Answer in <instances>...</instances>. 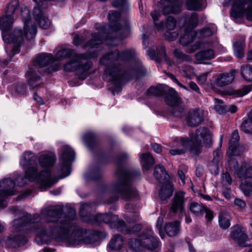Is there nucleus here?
<instances>
[{
  "label": "nucleus",
  "instance_id": "774afa93",
  "mask_svg": "<svg viewBox=\"0 0 252 252\" xmlns=\"http://www.w3.org/2000/svg\"><path fill=\"white\" fill-rule=\"evenodd\" d=\"M153 150L157 153H159L161 152L162 149L161 146L157 143H154L152 145Z\"/></svg>",
  "mask_w": 252,
  "mask_h": 252
},
{
  "label": "nucleus",
  "instance_id": "6e6d98bb",
  "mask_svg": "<svg viewBox=\"0 0 252 252\" xmlns=\"http://www.w3.org/2000/svg\"><path fill=\"white\" fill-rule=\"evenodd\" d=\"M125 229H126V231L125 230L122 231L126 234H132L139 231L141 229V226L140 225L136 224L134 225L131 229H129L125 224Z\"/></svg>",
  "mask_w": 252,
  "mask_h": 252
},
{
  "label": "nucleus",
  "instance_id": "79ce46f5",
  "mask_svg": "<svg viewBox=\"0 0 252 252\" xmlns=\"http://www.w3.org/2000/svg\"><path fill=\"white\" fill-rule=\"evenodd\" d=\"M202 0H187L186 5L189 10H200L202 9Z\"/></svg>",
  "mask_w": 252,
  "mask_h": 252
},
{
  "label": "nucleus",
  "instance_id": "e2e57ef3",
  "mask_svg": "<svg viewBox=\"0 0 252 252\" xmlns=\"http://www.w3.org/2000/svg\"><path fill=\"white\" fill-rule=\"evenodd\" d=\"M213 159L214 161H219L221 158V153L220 149H217L213 153Z\"/></svg>",
  "mask_w": 252,
  "mask_h": 252
},
{
  "label": "nucleus",
  "instance_id": "412c9836",
  "mask_svg": "<svg viewBox=\"0 0 252 252\" xmlns=\"http://www.w3.org/2000/svg\"><path fill=\"white\" fill-rule=\"evenodd\" d=\"M230 237L231 239L236 240L240 247H248L251 245L250 240L242 230V227L241 226H234L230 233Z\"/></svg>",
  "mask_w": 252,
  "mask_h": 252
},
{
  "label": "nucleus",
  "instance_id": "c756f323",
  "mask_svg": "<svg viewBox=\"0 0 252 252\" xmlns=\"http://www.w3.org/2000/svg\"><path fill=\"white\" fill-rule=\"evenodd\" d=\"M235 155H227V166L230 170L234 172V174L240 178V172L242 171V167L244 165V163L242 164L240 167L238 166L237 161L232 156Z\"/></svg>",
  "mask_w": 252,
  "mask_h": 252
},
{
  "label": "nucleus",
  "instance_id": "ddd939ff",
  "mask_svg": "<svg viewBox=\"0 0 252 252\" xmlns=\"http://www.w3.org/2000/svg\"><path fill=\"white\" fill-rule=\"evenodd\" d=\"M198 16L196 13H193L190 16L186 17L185 33L180 38V43L183 46H186L191 43L197 37L196 32L193 29L198 24Z\"/></svg>",
  "mask_w": 252,
  "mask_h": 252
},
{
  "label": "nucleus",
  "instance_id": "49530a36",
  "mask_svg": "<svg viewBox=\"0 0 252 252\" xmlns=\"http://www.w3.org/2000/svg\"><path fill=\"white\" fill-rule=\"evenodd\" d=\"M215 31H212L209 28H205L196 32V35L198 38H204L212 36L214 33Z\"/></svg>",
  "mask_w": 252,
  "mask_h": 252
},
{
  "label": "nucleus",
  "instance_id": "f3484780",
  "mask_svg": "<svg viewBox=\"0 0 252 252\" xmlns=\"http://www.w3.org/2000/svg\"><path fill=\"white\" fill-rule=\"evenodd\" d=\"M21 15L24 22V33L27 40L34 38L36 34L37 28L32 23L29 9L26 6H22L20 9Z\"/></svg>",
  "mask_w": 252,
  "mask_h": 252
},
{
  "label": "nucleus",
  "instance_id": "3c124183",
  "mask_svg": "<svg viewBox=\"0 0 252 252\" xmlns=\"http://www.w3.org/2000/svg\"><path fill=\"white\" fill-rule=\"evenodd\" d=\"M157 55L160 58L164 59L169 65H172V62L167 57L165 53V48L163 46H161L158 49Z\"/></svg>",
  "mask_w": 252,
  "mask_h": 252
},
{
  "label": "nucleus",
  "instance_id": "a18cd8bd",
  "mask_svg": "<svg viewBox=\"0 0 252 252\" xmlns=\"http://www.w3.org/2000/svg\"><path fill=\"white\" fill-rule=\"evenodd\" d=\"M189 209L194 214L199 215L203 212L204 207L198 203L192 202L189 206Z\"/></svg>",
  "mask_w": 252,
  "mask_h": 252
},
{
  "label": "nucleus",
  "instance_id": "393cba45",
  "mask_svg": "<svg viewBox=\"0 0 252 252\" xmlns=\"http://www.w3.org/2000/svg\"><path fill=\"white\" fill-rule=\"evenodd\" d=\"M187 121L189 126L195 127L201 123L203 118L199 110L193 109L189 112Z\"/></svg>",
  "mask_w": 252,
  "mask_h": 252
},
{
  "label": "nucleus",
  "instance_id": "20e7f679",
  "mask_svg": "<svg viewBox=\"0 0 252 252\" xmlns=\"http://www.w3.org/2000/svg\"><path fill=\"white\" fill-rule=\"evenodd\" d=\"M88 52L84 54H75L74 51L70 49H62L59 50L56 54L58 60L73 57L74 59L64 65V69L66 71H75L79 78L81 80L86 79L90 74V70L93 66L92 62L89 59L96 58L98 56L99 47L94 45V48L87 49Z\"/></svg>",
  "mask_w": 252,
  "mask_h": 252
},
{
  "label": "nucleus",
  "instance_id": "f704fd0d",
  "mask_svg": "<svg viewBox=\"0 0 252 252\" xmlns=\"http://www.w3.org/2000/svg\"><path fill=\"white\" fill-rule=\"evenodd\" d=\"M179 223L177 221L173 222L167 223L165 225V231L169 237L176 235L179 231Z\"/></svg>",
  "mask_w": 252,
  "mask_h": 252
},
{
  "label": "nucleus",
  "instance_id": "680f3d73",
  "mask_svg": "<svg viewBox=\"0 0 252 252\" xmlns=\"http://www.w3.org/2000/svg\"><path fill=\"white\" fill-rule=\"evenodd\" d=\"M163 222V219L162 217H159L157 223V226L158 227L159 231V235L161 238H163L164 234L160 232V228L161 227L162 223Z\"/></svg>",
  "mask_w": 252,
  "mask_h": 252
},
{
  "label": "nucleus",
  "instance_id": "39448f33",
  "mask_svg": "<svg viewBox=\"0 0 252 252\" xmlns=\"http://www.w3.org/2000/svg\"><path fill=\"white\" fill-rule=\"evenodd\" d=\"M120 15V13L117 11H110L108 14V19L110 25L105 26L100 28V26H98V24H96V29H100L101 31L91 34V39L86 43L85 48L87 49L94 48V45H92L93 42L94 43V45L98 47V45L102 43L103 39L104 37H106V44L108 45H117L120 40H117L116 38L112 40V37L110 35H106L105 33L106 30H108L109 34L116 35L117 32H119V34H121V37L126 36L129 33V25L127 22H126L124 25L120 27L118 23Z\"/></svg>",
  "mask_w": 252,
  "mask_h": 252
},
{
  "label": "nucleus",
  "instance_id": "864d4df0",
  "mask_svg": "<svg viewBox=\"0 0 252 252\" xmlns=\"http://www.w3.org/2000/svg\"><path fill=\"white\" fill-rule=\"evenodd\" d=\"M219 161L212 160V162L209 165V168L211 172L216 175L219 173V167L218 165Z\"/></svg>",
  "mask_w": 252,
  "mask_h": 252
},
{
  "label": "nucleus",
  "instance_id": "bf43d9fd",
  "mask_svg": "<svg viewBox=\"0 0 252 252\" xmlns=\"http://www.w3.org/2000/svg\"><path fill=\"white\" fill-rule=\"evenodd\" d=\"M222 181L224 182H226L228 185H230L232 183V180L228 172H226L223 173L222 175Z\"/></svg>",
  "mask_w": 252,
  "mask_h": 252
},
{
  "label": "nucleus",
  "instance_id": "37998d69",
  "mask_svg": "<svg viewBox=\"0 0 252 252\" xmlns=\"http://www.w3.org/2000/svg\"><path fill=\"white\" fill-rule=\"evenodd\" d=\"M83 139L85 144L89 148H91L95 143L96 136L94 133L88 132L83 136Z\"/></svg>",
  "mask_w": 252,
  "mask_h": 252
},
{
  "label": "nucleus",
  "instance_id": "de8ad7c7",
  "mask_svg": "<svg viewBox=\"0 0 252 252\" xmlns=\"http://www.w3.org/2000/svg\"><path fill=\"white\" fill-rule=\"evenodd\" d=\"M174 55L178 61L180 62H189L191 61V58L187 55L184 54L181 51L178 49L174 51Z\"/></svg>",
  "mask_w": 252,
  "mask_h": 252
},
{
  "label": "nucleus",
  "instance_id": "f257e3e1",
  "mask_svg": "<svg viewBox=\"0 0 252 252\" xmlns=\"http://www.w3.org/2000/svg\"><path fill=\"white\" fill-rule=\"evenodd\" d=\"M71 216L59 217L61 210L54 207L42 209L40 215L32 216L26 212L12 222V231L18 233L30 229L42 242L48 243L52 239L62 242L67 247H74L82 244L94 245L98 237L93 232L77 227L74 222L75 212L71 210Z\"/></svg>",
  "mask_w": 252,
  "mask_h": 252
},
{
  "label": "nucleus",
  "instance_id": "f8f14e48",
  "mask_svg": "<svg viewBox=\"0 0 252 252\" xmlns=\"http://www.w3.org/2000/svg\"><path fill=\"white\" fill-rule=\"evenodd\" d=\"M19 12V0H12L7 5L5 14L0 18V29L4 32L12 28Z\"/></svg>",
  "mask_w": 252,
  "mask_h": 252
},
{
  "label": "nucleus",
  "instance_id": "2f4dec72",
  "mask_svg": "<svg viewBox=\"0 0 252 252\" xmlns=\"http://www.w3.org/2000/svg\"><path fill=\"white\" fill-rule=\"evenodd\" d=\"M123 245V237L119 234H116L111 238L108 245V248L111 250H119L122 248Z\"/></svg>",
  "mask_w": 252,
  "mask_h": 252
},
{
  "label": "nucleus",
  "instance_id": "aec40b11",
  "mask_svg": "<svg viewBox=\"0 0 252 252\" xmlns=\"http://www.w3.org/2000/svg\"><path fill=\"white\" fill-rule=\"evenodd\" d=\"M191 142L188 138L181 137L176 139L171 145L172 149L169 150V153L172 156L180 155L185 153L187 150L192 153Z\"/></svg>",
  "mask_w": 252,
  "mask_h": 252
},
{
  "label": "nucleus",
  "instance_id": "a211bd4d",
  "mask_svg": "<svg viewBox=\"0 0 252 252\" xmlns=\"http://www.w3.org/2000/svg\"><path fill=\"white\" fill-rule=\"evenodd\" d=\"M75 158L74 151L68 146L63 147V153L61 157L60 170L62 173V178L68 176L70 173V164Z\"/></svg>",
  "mask_w": 252,
  "mask_h": 252
},
{
  "label": "nucleus",
  "instance_id": "dca6fc26",
  "mask_svg": "<svg viewBox=\"0 0 252 252\" xmlns=\"http://www.w3.org/2000/svg\"><path fill=\"white\" fill-rule=\"evenodd\" d=\"M2 38L4 41L7 43L5 49L8 54V49L12 48L13 56L20 52L19 48L23 42V34L22 30L16 28L14 30L13 34L11 36L2 33Z\"/></svg>",
  "mask_w": 252,
  "mask_h": 252
},
{
  "label": "nucleus",
  "instance_id": "1a4fd4ad",
  "mask_svg": "<svg viewBox=\"0 0 252 252\" xmlns=\"http://www.w3.org/2000/svg\"><path fill=\"white\" fill-rule=\"evenodd\" d=\"M130 248L135 252H139L144 249L154 250L159 245L158 238L155 237L150 227L143 230L137 239H131L129 241Z\"/></svg>",
  "mask_w": 252,
  "mask_h": 252
},
{
  "label": "nucleus",
  "instance_id": "ea45409f",
  "mask_svg": "<svg viewBox=\"0 0 252 252\" xmlns=\"http://www.w3.org/2000/svg\"><path fill=\"white\" fill-rule=\"evenodd\" d=\"M241 74L246 81H252V65L244 64L241 66Z\"/></svg>",
  "mask_w": 252,
  "mask_h": 252
},
{
  "label": "nucleus",
  "instance_id": "a19ab883",
  "mask_svg": "<svg viewBox=\"0 0 252 252\" xmlns=\"http://www.w3.org/2000/svg\"><path fill=\"white\" fill-rule=\"evenodd\" d=\"M241 129L245 133H252V110L241 125Z\"/></svg>",
  "mask_w": 252,
  "mask_h": 252
},
{
  "label": "nucleus",
  "instance_id": "e433bc0d",
  "mask_svg": "<svg viewBox=\"0 0 252 252\" xmlns=\"http://www.w3.org/2000/svg\"><path fill=\"white\" fill-rule=\"evenodd\" d=\"M247 179L242 181L240 188L246 196H250L252 194V180Z\"/></svg>",
  "mask_w": 252,
  "mask_h": 252
},
{
  "label": "nucleus",
  "instance_id": "4c0bfd02",
  "mask_svg": "<svg viewBox=\"0 0 252 252\" xmlns=\"http://www.w3.org/2000/svg\"><path fill=\"white\" fill-rule=\"evenodd\" d=\"M215 53L212 49H208L201 51L196 54V59L198 61L212 60L215 58Z\"/></svg>",
  "mask_w": 252,
  "mask_h": 252
},
{
  "label": "nucleus",
  "instance_id": "7ed1b4c3",
  "mask_svg": "<svg viewBox=\"0 0 252 252\" xmlns=\"http://www.w3.org/2000/svg\"><path fill=\"white\" fill-rule=\"evenodd\" d=\"M50 169H47L36 174V179L32 180L25 174L14 173L12 176L0 180V208L6 206L5 199L7 197L15 194L17 190L15 188L22 187L28 181H34L39 184L41 188H49L57 182V180L51 178Z\"/></svg>",
  "mask_w": 252,
  "mask_h": 252
},
{
  "label": "nucleus",
  "instance_id": "4d7b16f0",
  "mask_svg": "<svg viewBox=\"0 0 252 252\" xmlns=\"http://www.w3.org/2000/svg\"><path fill=\"white\" fill-rule=\"evenodd\" d=\"M90 174L89 176H90V178L93 180H97L101 176V173L97 168H94L91 170Z\"/></svg>",
  "mask_w": 252,
  "mask_h": 252
},
{
  "label": "nucleus",
  "instance_id": "13d9d810",
  "mask_svg": "<svg viewBox=\"0 0 252 252\" xmlns=\"http://www.w3.org/2000/svg\"><path fill=\"white\" fill-rule=\"evenodd\" d=\"M234 203L236 206L242 209H245L247 206L245 201L240 198H236L234 201Z\"/></svg>",
  "mask_w": 252,
  "mask_h": 252
},
{
  "label": "nucleus",
  "instance_id": "338daca9",
  "mask_svg": "<svg viewBox=\"0 0 252 252\" xmlns=\"http://www.w3.org/2000/svg\"><path fill=\"white\" fill-rule=\"evenodd\" d=\"M189 87L193 91L196 92L197 93H200V90L195 83L194 82H190L189 84Z\"/></svg>",
  "mask_w": 252,
  "mask_h": 252
},
{
  "label": "nucleus",
  "instance_id": "2eb2a0df",
  "mask_svg": "<svg viewBox=\"0 0 252 252\" xmlns=\"http://www.w3.org/2000/svg\"><path fill=\"white\" fill-rule=\"evenodd\" d=\"M231 15L237 18L245 15L248 20H252V0H232Z\"/></svg>",
  "mask_w": 252,
  "mask_h": 252
},
{
  "label": "nucleus",
  "instance_id": "09e8293b",
  "mask_svg": "<svg viewBox=\"0 0 252 252\" xmlns=\"http://www.w3.org/2000/svg\"><path fill=\"white\" fill-rule=\"evenodd\" d=\"M181 71L183 73V75L188 78H190V76L194 73L193 68L189 65L185 64L181 68Z\"/></svg>",
  "mask_w": 252,
  "mask_h": 252
},
{
  "label": "nucleus",
  "instance_id": "603ef678",
  "mask_svg": "<svg viewBox=\"0 0 252 252\" xmlns=\"http://www.w3.org/2000/svg\"><path fill=\"white\" fill-rule=\"evenodd\" d=\"M252 90V86L247 85L244 86L241 89L236 90L235 94L237 96L241 97L248 94Z\"/></svg>",
  "mask_w": 252,
  "mask_h": 252
},
{
  "label": "nucleus",
  "instance_id": "5701e85b",
  "mask_svg": "<svg viewBox=\"0 0 252 252\" xmlns=\"http://www.w3.org/2000/svg\"><path fill=\"white\" fill-rule=\"evenodd\" d=\"M163 4L162 12L164 14H177L181 11L183 2L180 0H161Z\"/></svg>",
  "mask_w": 252,
  "mask_h": 252
},
{
  "label": "nucleus",
  "instance_id": "0e129e2a",
  "mask_svg": "<svg viewBox=\"0 0 252 252\" xmlns=\"http://www.w3.org/2000/svg\"><path fill=\"white\" fill-rule=\"evenodd\" d=\"M206 213V218L207 219L208 221H211L214 218V214L213 212L207 209L204 208V211Z\"/></svg>",
  "mask_w": 252,
  "mask_h": 252
},
{
  "label": "nucleus",
  "instance_id": "8fccbe9b",
  "mask_svg": "<svg viewBox=\"0 0 252 252\" xmlns=\"http://www.w3.org/2000/svg\"><path fill=\"white\" fill-rule=\"evenodd\" d=\"M163 93V89L161 86H153L150 87L148 90L147 93L148 95L159 96Z\"/></svg>",
  "mask_w": 252,
  "mask_h": 252
},
{
  "label": "nucleus",
  "instance_id": "423d86ee",
  "mask_svg": "<svg viewBox=\"0 0 252 252\" xmlns=\"http://www.w3.org/2000/svg\"><path fill=\"white\" fill-rule=\"evenodd\" d=\"M139 174V170H127L118 165L115 172L117 181L111 187L112 191L118 193L122 198L126 201L137 197V193L132 186L131 181Z\"/></svg>",
  "mask_w": 252,
  "mask_h": 252
},
{
  "label": "nucleus",
  "instance_id": "0eeeda50",
  "mask_svg": "<svg viewBox=\"0 0 252 252\" xmlns=\"http://www.w3.org/2000/svg\"><path fill=\"white\" fill-rule=\"evenodd\" d=\"M94 209V204L91 203H85L81 205L79 214L84 221L92 222V220L94 219L99 223L104 222L109 225L112 229L118 231H126L125 222L119 220L118 215L112 214H98L94 216L91 214Z\"/></svg>",
  "mask_w": 252,
  "mask_h": 252
},
{
  "label": "nucleus",
  "instance_id": "5fc2aeb1",
  "mask_svg": "<svg viewBox=\"0 0 252 252\" xmlns=\"http://www.w3.org/2000/svg\"><path fill=\"white\" fill-rule=\"evenodd\" d=\"M178 35L179 33L177 32L167 31L165 33L164 36L166 39L169 41H173L175 40L178 37Z\"/></svg>",
  "mask_w": 252,
  "mask_h": 252
},
{
  "label": "nucleus",
  "instance_id": "f03ea898",
  "mask_svg": "<svg viewBox=\"0 0 252 252\" xmlns=\"http://www.w3.org/2000/svg\"><path fill=\"white\" fill-rule=\"evenodd\" d=\"M100 63L106 66L103 79L114 85V94L124 81L133 78L144 69L133 49H126L121 53L115 49L103 56Z\"/></svg>",
  "mask_w": 252,
  "mask_h": 252
},
{
  "label": "nucleus",
  "instance_id": "c85d7f7f",
  "mask_svg": "<svg viewBox=\"0 0 252 252\" xmlns=\"http://www.w3.org/2000/svg\"><path fill=\"white\" fill-rule=\"evenodd\" d=\"M239 136L237 130H234L231 135L229 140V149L226 154L227 155H239L237 149L239 147Z\"/></svg>",
  "mask_w": 252,
  "mask_h": 252
},
{
  "label": "nucleus",
  "instance_id": "58836bf2",
  "mask_svg": "<svg viewBox=\"0 0 252 252\" xmlns=\"http://www.w3.org/2000/svg\"><path fill=\"white\" fill-rule=\"evenodd\" d=\"M244 38H242L239 41H236L234 43V51L235 55L239 59L244 57V50L245 47Z\"/></svg>",
  "mask_w": 252,
  "mask_h": 252
},
{
  "label": "nucleus",
  "instance_id": "9b49d317",
  "mask_svg": "<svg viewBox=\"0 0 252 252\" xmlns=\"http://www.w3.org/2000/svg\"><path fill=\"white\" fill-rule=\"evenodd\" d=\"M154 176L162 184L159 196L162 200L170 197L173 192L172 184L169 181V177L164 167L161 165H157L155 168Z\"/></svg>",
  "mask_w": 252,
  "mask_h": 252
},
{
  "label": "nucleus",
  "instance_id": "b1692460",
  "mask_svg": "<svg viewBox=\"0 0 252 252\" xmlns=\"http://www.w3.org/2000/svg\"><path fill=\"white\" fill-rule=\"evenodd\" d=\"M33 10V16L35 20L39 24V27L43 29H47L50 26V21L43 14L41 10L40 3H36Z\"/></svg>",
  "mask_w": 252,
  "mask_h": 252
},
{
  "label": "nucleus",
  "instance_id": "c03bdc74",
  "mask_svg": "<svg viewBox=\"0 0 252 252\" xmlns=\"http://www.w3.org/2000/svg\"><path fill=\"white\" fill-rule=\"evenodd\" d=\"M240 178H252V166L246 163L242 167V171L240 172Z\"/></svg>",
  "mask_w": 252,
  "mask_h": 252
},
{
  "label": "nucleus",
  "instance_id": "4be33fe9",
  "mask_svg": "<svg viewBox=\"0 0 252 252\" xmlns=\"http://www.w3.org/2000/svg\"><path fill=\"white\" fill-rule=\"evenodd\" d=\"M237 73V70L232 69L228 72L218 74L214 81V84L219 87L228 86L233 82Z\"/></svg>",
  "mask_w": 252,
  "mask_h": 252
},
{
  "label": "nucleus",
  "instance_id": "cd10ccee",
  "mask_svg": "<svg viewBox=\"0 0 252 252\" xmlns=\"http://www.w3.org/2000/svg\"><path fill=\"white\" fill-rule=\"evenodd\" d=\"M28 240L27 238L22 234H14L11 235L6 239V243L8 247H17L25 244Z\"/></svg>",
  "mask_w": 252,
  "mask_h": 252
},
{
  "label": "nucleus",
  "instance_id": "473e14b6",
  "mask_svg": "<svg viewBox=\"0 0 252 252\" xmlns=\"http://www.w3.org/2000/svg\"><path fill=\"white\" fill-rule=\"evenodd\" d=\"M176 24V20L172 16H169L166 18L165 22H161L159 24H156V27L158 29L165 28L168 31H172L175 29Z\"/></svg>",
  "mask_w": 252,
  "mask_h": 252
},
{
  "label": "nucleus",
  "instance_id": "6e6552de",
  "mask_svg": "<svg viewBox=\"0 0 252 252\" xmlns=\"http://www.w3.org/2000/svg\"><path fill=\"white\" fill-rule=\"evenodd\" d=\"M55 61L50 54L44 53L39 54L32 62V66L26 74L27 81L31 89L37 90L43 85L41 71L39 69L53 63Z\"/></svg>",
  "mask_w": 252,
  "mask_h": 252
},
{
  "label": "nucleus",
  "instance_id": "c9c22d12",
  "mask_svg": "<svg viewBox=\"0 0 252 252\" xmlns=\"http://www.w3.org/2000/svg\"><path fill=\"white\" fill-rule=\"evenodd\" d=\"M231 217L229 214L222 211L219 215V223L220 227L222 229H226L230 225V220Z\"/></svg>",
  "mask_w": 252,
  "mask_h": 252
},
{
  "label": "nucleus",
  "instance_id": "9d476101",
  "mask_svg": "<svg viewBox=\"0 0 252 252\" xmlns=\"http://www.w3.org/2000/svg\"><path fill=\"white\" fill-rule=\"evenodd\" d=\"M212 133L205 127H200L196 129L195 133H190L192 153L197 155L201 152L203 145H211L212 143Z\"/></svg>",
  "mask_w": 252,
  "mask_h": 252
},
{
  "label": "nucleus",
  "instance_id": "7c9ffc66",
  "mask_svg": "<svg viewBox=\"0 0 252 252\" xmlns=\"http://www.w3.org/2000/svg\"><path fill=\"white\" fill-rule=\"evenodd\" d=\"M9 91L15 96H23L26 94L27 89L25 84L20 82L13 84Z\"/></svg>",
  "mask_w": 252,
  "mask_h": 252
},
{
  "label": "nucleus",
  "instance_id": "bb28decb",
  "mask_svg": "<svg viewBox=\"0 0 252 252\" xmlns=\"http://www.w3.org/2000/svg\"><path fill=\"white\" fill-rule=\"evenodd\" d=\"M185 193L183 191L177 192L174 197L173 204L171 207V211L173 213L178 212H182L184 210V203L185 200Z\"/></svg>",
  "mask_w": 252,
  "mask_h": 252
},
{
  "label": "nucleus",
  "instance_id": "72a5a7b5",
  "mask_svg": "<svg viewBox=\"0 0 252 252\" xmlns=\"http://www.w3.org/2000/svg\"><path fill=\"white\" fill-rule=\"evenodd\" d=\"M139 157L141 164L146 170L150 169L154 163V159L149 153L142 154Z\"/></svg>",
  "mask_w": 252,
  "mask_h": 252
},
{
  "label": "nucleus",
  "instance_id": "6ab92c4d",
  "mask_svg": "<svg viewBox=\"0 0 252 252\" xmlns=\"http://www.w3.org/2000/svg\"><path fill=\"white\" fill-rule=\"evenodd\" d=\"M169 91V93L166 94L165 101L172 107L171 111L172 115L180 117L184 114V108L180 105V99L174 89H170Z\"/></svg>",
  "mask_w": 252,
  "mask_h": 252
},
{
  "label": "nucleus",
  "instance_id": "a878e982",
  "mask_svg": "<svg viewBox=\"0 0 252 252\" xmlns=\"http://www.w3.org/2000/svg\"><path fill=\"white\" fill-rule=\"evenodd\" d=\"M56 160V156L52 152L42 153L38 158V163L42 167H49L53 166Z\"/></svg>",
  "mask_w": 252,
  "mask_h": 252
},
{
  "label": "nucleus",
  "instance_id": "052dcab7",
  "mask_svg": "<svg viewBox=\"0 0 252 252\" xmlns=\"http://www.w3.org/2000/svg\"><path fill=\"white\" fill-rule=\"evenodd\" d=\"M214 109L218 113H219L220 114H222L224 113L227 112L226 106H223L219 104H217L214 106Z\"/></svg>",
  "mask_w": 252,
  "mask_h": 252
},
{
  "label": "nucleus",
  "instance_id": "4468645a",
  "mask_svg": "<svg viewBox=\"0 0 252 252\" xmlns=\"http://www.w3.org/2000/svg\"><path fill=\"white\" fill-rule=\"evenodd\" d=\"M37 157L35 154L31 151H26L23 153L20 158V164L25 170L26 175L30 179H36V174H39L36 166Z\"/></svg>",
  "mask_w": 252,
  "mask_h": 252
},
{
  "label": "nucleus",
  "instance_id": "69168bd1",
  "mask_svg": "<svg viewBox=\"0 0 252 252\" xmlns=\"http://www.w3.org/2000/svg\"><path fill=\"white\" fill-rule=\"evenodd\" d=\"M151 15L153 18L155 25L158 24L156 21L158 19L160 16V13L157 11H154L151 13Z\"/></svg>",
  "mask_w": 252,
  "mask_h": 252
}]
</instances>
